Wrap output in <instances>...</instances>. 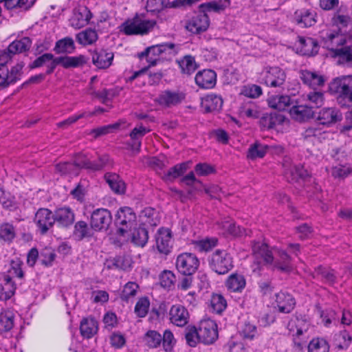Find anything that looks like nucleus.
Wrapping results in <instances>:
<instances>
[{"label": "nucleus", "instance_id": "nucleus-15", "mask_svg": "<svg viewBox=\"0 0 352 352\" xmlns=\"http://www.w3.org/2000/svg\"><path fill=\"white\" fill-rule=\"evenodd\" d=\"M284 176L289 182H296L298 179H305L309 176L306 169L301 165H293L292 160L285 157L283 161Z\"/></svg>", "mask_w": 352, "mask_h": 352}, {"label": "nucleus", "instance_id": "nucleus-54", "mask_svg": "<svg viewBox=\"0 0 352 352\" xmlns=\"http://www.w3.org/2000/svg\"><path fill=\"white\" fill-rule=\"evenodd\" d=\"M269 148V146L256 142L250 146L247 157L251 160L263 158Z\"/></svg>", "mask_w": 352, "mask_h": 352}, {"label": "nucleus", "instance_id": "nucleus-26", "mask_svg": "<svg viewBox=\"0 0 352 352\" xmlns=\"http://www.w3.org/2000/svg\"><path fill=\"white\" fill-rule=\"evenodd\" d=\"M189 314L188 310L181 305H173L170 310L171 322L178 327H184L188 323Z\"/></svg>", "mask_w": 352, "mask_h": 352}, {"label": "nucleus", "instance_id": "nucleus-48", "mask_svg": "<svg viewBox=\"0 0 352 352\" xmlns=\"http://www.w3.org/2000/svg\"><path fill=\"white\" fill-rule=\"evenodd\" d=\"M140 219L144 224L156 226L160 223L157 211L153 208H145L140 213Z\"/></svg>", "mask_w": 352, "mask_h": 352}, {"label": "nucleus", "instance_id": "nucleus-38", "mask_svg": "<svg viewBox=\"0 0 352 352\" xmlns=\"http://www.w3.org/2000/svg\"><path fill=\"white\" fill-rule=\"evenodd\" d=\"M80 331L84 338L93 337L98 331L97 321L91 317L83 318L80 322Z\"/></svg>", "mask_w": 352, "mask_h": 352}, {"label": "nucleus", "instance_id": "nucleus-42", "mask_svg": "<svg viewBox=\"0 0 352 352\" xmlns=\"http://www.w3.org/2000/svg\"><path fill=\"white\" fill-rule=\"evenodd\" d=\"M303 100L307 102L306 105L312 110L313 108H319L324 104V94L321 91H311L303 95Z\"/></svg>", "mask_w": 352, "mask_h": 352}, {"label": "nucleus", "instance_id": "nucleus-13", "mask_svg": "<svg viewBox=\"0 0 352 352\" xmlns=\"http://www.w3.org/2000/svg\"><path fill=\"white\" fill-rule=\"evenodd\" d=\"M210 21L207 14H195L188 16L184 23L185 29L193 34H199L204 32L209 27Z\"/></svg>", "mask_w": 352, "mask_h": 352}, {"label": "nucleus", "instance_id": "nucleus-62", "mask_svg": "<svg viewBox=\"0 0 352 352\" xmlns=\"http://www.w3.org/2000/svg\"><path fill=\"white\" fill-rule=\"evenodd\" d=\"M150 307V301L147 297H141L138 299L135 306V314L139 318L145 317Z\"/></svg>", "mask_w": 352, "mask_h": 352}, {"label": "nucleus", "instance_id": "nucleus-24", "mask_svg": "<svg viewBox=\"0 0 352 352\" xmlns=\"http://www.w3.org/2000/svg\"><path fill=\"white\" fill-rule=\"evenodd\" d=\"M16 284L10 275L0 273V300L6 301L10 299L15 293Z\"/></svg>", "mask_w": 352, "mask_h": 352}, {"label": "nucleus", "instance_id": "nucleus-46", "mask_svg": "<svg viewBox=\"0 0 352 352\" xmlns=\"http://www.w3.org/2000/svg\"><path fill=\"white\" fill-rule=\"evenodd\" d=\"M4 2L5 7L8 10L17 12L25 11L29 9L34 3L33 0H0Z\"/></svg>", "mask_w": 352, "mask_h": 352}, {"label": "nucleus", "instance_id": "nucleus-5", "mask_svg": "<svg viewBox=\"0 0 352 352\" xmlns=\"http://www.w3.org/2000/svg\"><path fill=\"white\" fill-rule=\"evenodd\" d=\"M210 268L218 274H226L233 267V258L226 250H217L209 258Z\"/></svg>", "mask_w": 352, "mask_h": 352}, {"label": "nucleus", "instance_id": "nucleus-32", "mask_svg": "<svg viewBox=\"0 0 352 352\" xmlns=\"http://www.w3.org/2000/svg\"><path fill=\"white\" fill-rule=\"evenodd\" d=\"M218 228L223 234H231L233 236L248 235L246 230L240 226H236L232 219H227L217 223Z\"/></svg>", "mask_w": 352, "mask_h": 352}, {"label": "nucleus", "instance_id": "nucleus-19", "mask_svg": "<svg viewBox=\"0 0 352 352\" xmlns=\"http://www.w3.org/2000/svg\"><path fill=\"white\" fill-rule=\"evenodd\" d=\"M91 18L90 10L85 6H78L73 10L69 23L75 29H80L87 25Z\"/></svg>", "mask_w": 352, "mask_h": 352}, {"label": "nucleus", "instance_id": "nucleus-61", "mask_svg": "<svg viewBox=\"0 0 352 352\" xmlns=\"http://www.w3.org/2000/svg\"><path fill=\"white\" fill-rule=\"evenodd\" d=\"M329 345L323 338H314L308 345V352H329Z\"/></svg>", "mask_w": 352, "mask_h": 352}, {"label": "nucleus", "instance_id": "nucleus-20", "mask_svg": "<svg viewBox=\"0 0 352 352\" xmlns=\"http://www.w3.org/2000/svg\"><path fill=\"white\" fill-rule=\"evenodd\" d=\"M309 323L302 318H295L291 319L287 324V329L292 336L294 344L298 347H302V344L298 339L309 329Z\"/></svg>", "mask_w": 352, "mask_h": 352}, {"label": "nucleus", "instance_id": "nucleus-1", "mask_svg": "<svg viewBox=\"0 0 352 352\" xmlns=\"http://www.w3.org/2000/svg\"><path fill=\"white\" fill-rule=\"evenodd\" d=\"M252 250L256 260L251 266L254 274H261V261L281 272H289L293 269L292 258L283 250L273 248L272 252L265 243L255 241L252 242Z\"/></svg>", "mask_w": 352, "mask_h": 352}, {"label": "nucleus", "instance_id": "nucleus-30", "mask_svg": "<svg viewBox=\"0 0 352 352\" xmlns=\"http://www.w3.org/2000/svg\"><path fill=\"white\" fill-rule=\"evenodd\" d=\"M201 108L206 113L219 111L223 106V99L217 94H208L201 100Z\"/></svg>", "mask_w": 352, "mask_h": 352}, {"label": "nucleus", "instance_id": "nucleus-17", "mask_svg": "<svg viewBox=\"0 0 352 352\" xmlns=\"http://www.w3.org/2000/svg\"><path fill=\"white\" fill-rule=\"evenodd\" d=\"M198 330L201 342L206 344L213 343L218 338L217 324L211 319L202 320Z\"/></svg>", "mask_w": 352, "mask_h": 352}, {"label": "nucleus", "instance_id": "nucleus-2", "mask_svg": "<svg viewBox=\"0 0 352 352\" xmlns=\"http://www.w3.org/2000/svg\"><path fill=\"white\" fill-rule=\"evenodd\" d=\"M14 55L7 47L0 50V87L6 88L19 80L23 74L24 63L19 62L8 69L7 64L12 61Z\"/></svg>", "mask_w": 352, "mask_h": 352}, {"label": "nucleus", "instance_id": "nucleus-12", "mask_svg": "<svg viewBox=\"0 0 352 352\" xmlns=\"http://www.w3.org/2000/svg\"><path fill=\"white\" fill-rule=\"evenodd\" d=\"M74 165L80 168L97 171L100 170L109 163V157L107 155L100 156L96 162H91L89 157L83 153L76 155L74 160Z\"/></svg>", "mask_w": 352, "mask_h": 352}, {"label": "nucleus", "instance_id": "nucleus-27", "mask_svg": "<svg viewBox=\"0 0 352 352\" xmlns=\"http://www.w3.org/2000/svg\"><path fill=\"white\" fill-rule=\"evenodd\" d=\"M276 303L282 313H289L294 308L296 301L293 296L286 292H280L276 295Z\"/></svg>", "mask_w": 352, "mask_h": 352}, {"label": "nucleus", "instance_id": "nucleus-18", "mask_svg": "<svg viewBox=\"0 0 352 352\" xmlns=\"http://www.w3.org/2000/svg\"><path fill=\"white\" fill-rule=\"evenodd\" d=\"M186 95L179 91L165 90L156 99V102L163 107H172L181 104L185 99Z\"/></svg>", "mask_w": 352, "mask_h": 352}, {"label": "nucleus", "instance_id": "nucleus-34", "mask_svg": "<svg viewBox=\"0 0 352 352\" xmlns=\"http://www.w3.org/2000/svg\"><path fill=\"white\" fill-rule=\"evenodd\" d=\"M113 57L112 52L101 50L92 56V62L98 69H107L111 65Z\"/></svg>", "mask_w": 352, "mask_h": 352}, {"label": "nucleus", "instance_id": "nucleus-41", "mask_svg": "<svg viewBox=\"0 0 352 352\" xmlns=\"http://www.w3.org/2000/svg\"><path fill=\"white\" fill-rule=\"evenodd\" d=\"M107 183L111 190L117 194H123L125 192V184L120 176L115 173H107L104 175Z\"/></svg>", "mask_w": 352, "mask_h": 352}, {"label": "nucleus", "instance_id": "nucleus-36", "mask_svg": "<svg viewBox=\"0 0 352 352\" xmlns=\"http://www.w3.org/2000/svg\"><path fill=\"white\" fill-rule=\"evenodd\" d=\"M289 114L294 120L303 122L312 116L313 111L308 105H294L289 110Z\"/></svg>", "mask_w": 352, "mask_h": 352}, {"label": "nucleus", "instance_id": "nucleus-37", "mask_svg": "<svg viewBox=\"0 0 352 352\" xmlns=\"http://www.w3.org/2000/svg\"><path fill=\"white\" fill-rule=\"evenodd\" d=\"M150 129L144 126L142 124L136 126L130 133L129 136L133 143L131 147L133 150H136L138 152L140 151L142 145L141 140L142 138L148 132Z\"/></svg>", "mask_w": 352, "mask_h": 352}, {"label": "nucleus", "instance_id": "nucleus-31", "mask_svg": "<svg viewBox=\"0 0 352 352\" xmlns=\"http://www.w3.org/2000/svg\"><path fill=\"white\" fill-rule=\"evenodd\" d=\"M87 62V58L83 55L77 56H63L54 58V60L52 62L54 67L58 65H62L65 68L69 67H77L82 66Z\"/></svg>", "mask_w": 352, "mask_h": 352}, {"label": "nucleus", "instance_id": "nucleus-33", "mask_svg": "<svg viewBox=\"0 0 352 352\" xmlns=\"http://www.w3.org/2000/svg\"><path fill=\"white\" fill-rule=\"evenodd\" d=\"M245 285L246 280L244 276L238 273H232L226 281V288L232 292H241Z\"/></svg>", "mask_w": 352, "mask_h": 352}, {"label": "nucleus", "instance_id": "nucleus-3", "mask_svg": "<svg viewBox=\"0 0 352 352\" xmlns=\"http://www.w3.org/2000/svg\"><path fill=\"white\" fill-rule=\"evenodd\" d=\"M175 45L172 43H162L147 47L140 56H144L146 58V63L148 64V67L135 72L129 78V80L133 81L140 75L144 74L148 67L157 65L163 60L164 56L171 53Z\"/></svg>", "mask_w": 352, "mask_h": 352}, {"label": "nucleus", "instance_id": "nucleus-22", "mask_svg": "<svg viewBox=\"0 0 352 352\" xmlns=\"http://www.w3.org/2000/svg\"><path fill=\"white\" fill-rule=\"evenodd\" d=\"M316 118L320 124L330 126L340 121L342 118V115L335 107H325L319 111Z\"/></svg>", "mask_w": 352, "mask_h": 352}, {"label": "nucleus", "instance_id": "nucleus-23", "mask_svg": "<svg viewBox=\"0 0 352 352\" xmlns=\"http://www.w3.org/2000/svg\"><path fill=\"white\" fill-rule=\"evenodd\" d=\"M171 232L168 228H160L155 235V243L157 250L162 254H168L171 250Z\"/></svg>", "mask_w": 352, "mask_h": 352}, {"label": "nucleus", "instance_id": "nucleus-11", "mask_svg": "<svg viewBox=\"0 0 352 352\" xmlns=\"http://www.w3.org/2000/svg\"><path fill=\"white\" fill-rule=\"evenodd\" d=\"M321 37L324 41V46L336 53V50H340L342 46L346 45V34H342L336 30L329 28L320 32Z\"/></svg>", "mask_w": 352, "mask_h": 352}, {"label": "nucleus", "instance_id": "nucleus-21", "mask_svg": "<svg viewBox=\"0 0 352 352\" xmlns=\"http://www.w3.org/2000/svg\"><path fill=\"white\" fill-rule=\"evenodd\" d=\"M294 21L301 28H307L316 23V12L312 9L300 8L294 14Z\"/></svg>", "mask_w": 352, "mask_h": 352}, {"label": "nucleus", "instance_id": "nucleus-59", "mask_svg": "<svg viewBox=\"0 0 352 352\" xmlns=\"http://www.w3.org/2000/svg\"><path fill=\"white\" fill-rule=\"evenodd\" d=\"M351 173L352 168L349 164H337L330 169V174L335 179H344Z\"/></svg>", "mask_w": 352, "mask_h": 352}, {"label": "nucleus", "instance_id": "nucleus-51", "mask_svg": "<svg viewBox=\"0 0 352 352\" xmlns=\"http://www.w3.org/2000/svg\"><path fill=\"white\" fill-rule=\"evenodd\" d=\"M140 287L135 282L129 281L126 283L120 294V298L124 302H129L134 298L138 294Z\"/></svg>", "mask_w": 352, "mask_h": 352}, {"label": "nucleus", "instance_id": "nucleus-7", "mask_svg": "<svg viewBox=\"0 0 352 352\" xmlns=\"http://www.w3.org/2000/svg\"><path fill=\"white\" fill-rule=\"evenodd\" d=\"M74 214L69 208H60L52 213L45 208V232L48 229L47 225L52 226L54 222L58 225L67 227L72 225L74 221Z\"/></svg>", "mask_w": 352, "mask_h": 352}, {"label": "nucleus", "instance_id": "nucleus-63", "mask_svg": "<svg viewBox=\"0 0 352 352\" xmlns=\"http://www.w3.org/2000/svg\"><path fill=\"white\" fill-rule=\"evenodd\" d=\"M351 340L352 338L346 331H340L334 336L335 344L340 349H346L351 344Z\"/></svg>", "mask_w": 352, "mask_h": 352}, {"label": "nucleus", "instance_id": "nucleus-6", "mask_svg": "<svg viewBox=\"0 0 352 352\" xmlns=\"http://www.w3.org/2000/svg\"><path fill=\"white\" fill-rule=\"evenodd\" d=\"M286 79L283 69L277 66L265 67L259 74V82L270 87H278L283 85Z\"/></svg>", "mask_w": 352, "mask_h": 352}, {"label": "nucleus", "instance_id": "nucleus-64", "mask_svg": "<svg viewBox=\"0 0 352 352\" xmlns=\"http://www.w3.org/2000/svg\"><path fill=\"white\" fill-rule=\"evenodd\" d=\"M162 344L166 352H170L173 349L176 344V339L170 330L166 329L164 331Z\"/></svg>", "mask_w": 352, "mask_h": 352}, {"label": "nucleus", "instance_id": "nucleus-14", "mask_svg": "<svg viewBox=\"0 0 352 352\" xmlns=\"http://www.w3.org/2000/svg\"><path fill=\"white\" fill-rule=\"evenodd\" d=\"M112 222V215L106 208L94 210L91 215V228L96 231L107 230Z\"/></svg>", "mask_w": 352, "mask_h": 352}, {"label": "nucleus", "instance_id": "nucleus-10", "mask_svg": "<svg viewBox=\"0 0 352 352\" xmlns=\"http://www.w3.org/2000/svg\"><path fill=\"white\" fill-rule=\"evenodd\" d=\"M175 265L181 274L190 276L198 269L199 261L195 254L185 252L178 255Z\"/></svg>", "mask_w": 352, "mask_h": 352}, {"label": "nucleus", "instance_id": "nucleus-55", "mask_svg": "<svg viewBox=\"0 0 352 352\" xmlns=\"http://www.w3.org/2000/svg\"><path fill=\"white\" fill-rule=\"evenodd\" d=\"M162 341V337L160 333L154 330L148 331L144 336V342L150 349L159 347Z\"/></svg>", "mask_w": 352, "mask_h": 352}, {"label": "nucleus", "instance_id": "nucleus-9", "mask_svg": "<svg viewBox=\"0 0 352 352\" xmlns=\"http://www.w3.org/2000/svg\"><path fill=\"white\" fill-rule=\"evenodd\" d=\"M116 223L118 226V234H124L133 226H136V215L132 208L123 207L120 208L116 215Z\"/></svg>", "mask_w": 352, "mask_h": 352}, {"label": "nucleus", "instance_id": "nucleus-49", "mask_svg": "<svg viewBox=\"0 0 352 352\" xmlns=\"http://www.w3.org/2000/svg\"><path fill=\"white\" fill-rule=\"evenodd\" d=\"M98 36L96 30L88 28L76 34L78 43L82 45H89L98 40Z\"/></svg>", "mask_w": 352, "mask_h": 352}, {"label": "nucleus", "instance_id": "nucleus-52", "mask_svg": "<svg viewBox=\"0 0 352 352\" xmlns=\"http://www.w3.org/2000/svg\"><path fill=\"white\" fill-rule=\"evenodd\" d=\"M178 65L183 74L190 75L198 67V65L192 56L187 55L177 60Z\"/></svg>", "mask_w": 352, "mask_h": 352}, {"label": "nucleus", "instance_id": "nucleus-53", "mask_svg": "<svg viewBox=\"0 0 352 352\" xmlns=\"http://www.w3.org/2000/svg\"><path fill=\"white\" fill-rule=\"evenodd\" d=\"M239 332L243 338L250 340H254L258 335L256 325L248 321L241 325Z\"/></svg>", "mask_w": 352, "mask_h": 352}, {"label": "nucleus", "instance_id": "nucleus-45", "mask_svg": "<svg viewBox=\"0 0 352 352\" xmlns=\"http://www.w3.org/2000/svg\"><path fill=\"white\" fill-rule=\"evenodd\" d=\"M190 162L176 164L162 177L165 182H170L183 175L189 168Z\"/></svg>", "mask_w": 352, "mask_h": 352}, {"label": "nucleus", "instance_id": "nucleus-40", "mask_svg": "<svg viewBox=\"0 0 352 352\" xmlns=\"http://www.w3.org/2000/svg\"><path fill=\"white\" fill-rule=\"evenodd\" d=\"M267 103L272 109L283 111L291 104V98L287 95H274L268 98Z\"/></svg>", "mask_w": 352, "mask_h": 352}, {"label": "nucleus", "instance_id": "nucleus-47", "mask_svg": "<svg viewBox=\"0 0 352 352\" xmlns=\"http://www.w3.org/2000/svg\"><path fill=\"white\" fill-rule=\"evenodd\" d=\"M333 56L338 58L340 64L352 66V45H344L336 50Z\"/></svg>", "mask_w": 352, "mask_h": 352}, {"label": "nucleus", "instance_id": "nucleus-29", "mask_svg": "<svg viewBox=\"0 0 352 352\" xmlns=\"http://www.w3.org/2000/svg\"><path fill=\"white\" fill-rule=\"evenodd\" d=\"M32 40L28 36H18L8 46V50L15 56L28 52L32 45Z\"/></svg>", "mask_w": 352, "mask_h": 352}, {"label": "nucleus", "instance_id": "nucleus-50", "mask_svg": "<svg viewBox=\"0 0 352 352\" xmlns=\"http://www.w3.org/2000/svg\"><path fill=\"white\" fill-rule=\"evenodd\" d=\"M14 314L12 311L7 309L0 313V333L7 332L14 326Z\"/></svg>", "mask_w": 352, "mask_h": 352}, {"label": "nucleus", "instance_id": "nucleus-58", "mask_svg": "<svg viewBox=\"0 0 352 352\" xmlns=\"http://www.w3.org/2000/svg\"><path fill=\"white\" fill-rule=\"evenodd\" d=\"M160 285L164 289L170 290L176 282L175 275L170 270H164L159 276Z\"/></svg>", "mask_w": 352, "mask_h": 352}, {"label": "nucleus", "instance_id": "nucleus-56", "mask_svg": "<svg viewBox=\"0 0 352 352\" xmlns=\"http://www.w3.org/2000/svg\"><path fill=\"white\" fill-rule=\"evenodd\" d=\"M227 307V302L221 294H213L210 299V308L211 311L216 314L222 313Z\"/></svg>", "mask_w": 352, "mask_h": 352}, {"label": "nucleus", "instance_id": "nucleus-44", "mask_svg": "<svg viewBox=\"0 0 352 352\" xmlns=\"http://www.w3.org/2000/svg\"><path fill=\"white\" fill-rule=\"evenodd\" d=\"M72 236L76 241H82L85 238L92 236L91 228L85 221H79L74 225Z\"/></svg>", "mask_w": 352, "mask_h": 352}, {"label": "nucleus", "instance_id": "nucleus-35", "mask_svg": "<svg viewBox=\"0 0 352 352\" xmlns=\"http://www.w3.org/2000/svg\"><path fill=\"white\" fill-rule=\"evenodd\" d=\"M299 48L303 55L313 56L317 54L318 51V45L317 41L310 37H299Z\"/></svg>", "mask_w": 352, "mask_h": 352}, {"label": "nucleus", "instance_id": "nucleus-28", "mask_svg": "<svg viewBox=\"0 0 352 352\" xmlns=\"http://www.w3.org/2000/svg\"><path fill=\"white\" fill-rule=\"evenodd\" d=\"M330 28L346 34L352 28V21L349 16L335 14L331 19Z\"/></svg>", "mask_w": 352, "mask_h": 352}, {"label": "nucleus", "instance_id": "nucleus-43", "mask_svg": "<svg viewBox=\"0 0 352 352\" xmlns=\"http://www.w3.org/2000/svg\"><path fill=\"white\" fill-rule=\"evenodd\" d=\"M16 235V228L12 223L3 222L0 223V241L10 243Z\"/></svg>", "mask_w": 352, "mask_h": 352}, {"label": "nucleus", "instance_id": "nucleus-8", "mask_svg": "<svg viewBox=\"0 0 352 352\" xmlns=\"http://www.w3.org/2000/svg\"><path fill=\"white\" fill-rule=\"evenodd\" d=\"M153 27V23L142 16L136 15L127 19L120 26V31L126 35L144 34Z\"/></svg>", "mask_w": 352, "mask_h": 352}, {"label": "nucleus", "instance_id": "nucleus-60", "mask_svg": "<svg viewBox=\"0 0 352 352\" xmlns=\"http://www.w3.org/2000/svg\"><path fill=\"white\" fill-rule=\"evenodd\" d=\"M75 49L74 40L70 37H65L56 42L55 51L57 53H72Z\"/></svg>", "mask_w": 352, "mask_h": 352}, {"label": "nucleus", "instance_id": "nucleus-16", "mask_svg": "<svg viewBox=\"0 0 352 352\" xmlns=\"http://www.w3.org/2000/svg\"><path fill=\"white\" fill-rule=\"evenodd\" d=\"M119 235L123 238V240L141 248L144 247L148 240L147 230L141 226H138V224L130 228L126 234Z\"/></svg>", "mask_w": 352, "mask_h": 352}, {"label": "nucleus", "instance_id": "nucleus-57", "mask_svg": "<svg viewBox=\"0 0 352 352\" xmlns=\"http://www.w3.org/2000/svg\"><path fill=\"white\" fill-rule=\"evenodd\" d=\"M218 240L215 237L206 238L202 240L196 241L193 243L196 250L204 252H208L217 246Z\"/></svg>", "mask_w": 352, "mask_h": 352}, {"label": "nucleus", "instance_id": "nucleus-4", "mask_svg": "<svg viewBox=\"0 0 352 352\" xmlns=\"http://www.w3.org/2000/svg\"><path fill=\"white\" fill-rule=\"evenodd\" d=\"M332 93L338 95L339 103L345 104L352 102V76H346L334 79L329 85Z\"/></svg>", "mask_w": 352, "mask_h": 352}, {"label": "nucleus", "instance_id": "nucleus-39", "mask_svg": "<svg viewBox=\"0 0 352 352\" xmlns=\"http://www.w3.org/2000/svg\"><path fill=\"white\" fill-rule=\"evenodd\" d=\"M300 78L302 82L309 87L320 86L324 83L323 77L314 72L309 70H301Z\"/></svg>", "mask_w": 352, "mask_h": 352}, {"label": "nucleus", "instance_id": "nucleus-25", "mask_svg": "<svg viewBox=\"0 0 352 352\" xmlns=\"http://www.w3.org/2000/svg\"><path fill=\"white\" fill-rule=\"evenodd\" d=\"M195 80L199 87L211 89L216 85L217 74L212 69H204L196 74Z\"/></svg>", "mask_w": 352, "mask_h": 352}]
</instances>
